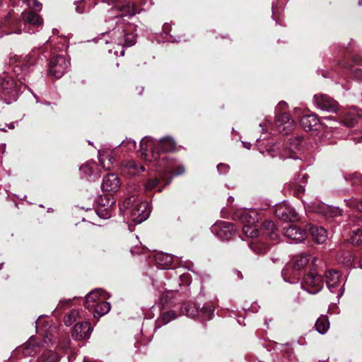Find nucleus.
Instances as JSON below:
<instances>
[{"label":"nucleus","instance_id":"17","mask_svg":"<svg viewBox=\"0 0 362 362\" xmlns=\"http://www.w3.org/2000/svg\"><path fill=\"white\" fill-rule=\"evenodd\" d=\"M274 124L279 132L288 134L293 129L294 121L290 118L288 113L284 112L276 116Z\"/></svg>","mask_w":362,"mask_h":362},{"label":"nucleus","instance_id":"48","mask_svg":"<svg viewBox=\"0 0 362 362\" xmlns=\"http://www.w3.org/2000/svg\"><path fill=\"white\" fill-rule=\"evenodd\" d=\"M230 167L227 164L219 163L217 165V170L221 175H225L228 173Z\"/></svg>","mask_w":362,"mask_h":362},{"label":"nucleus","instance_id":"52","mask_svg":"<svg viewBox=\"0 0 362 362\" xmlns=\"http://www.w3.org/2000/svg\"><path fill=\"white\" fill-rule=\"evenodd\" d=\"M148 0H135L134 2H129L131 5L134 4V6H136V4H139L140 5H146ZM150 5H153V3L151 2V0H149Z\"/></svg>","mask_w":362,"mask_h":362},{"label":"nucleus","instance_id":"16","mask_svg":"<svg viewBox=\"0 0 362 362\" xmlns=\"http://www.w3.org/2000/svg\"><path fill=\"white\" fill-rule=\"evenodd\" d=\"M121 169L124 174L131 177L139 176L146 170L139 161L134 159L123 160L121 163Z\"/></svg>","mask_w":362,"mask_h":362},{"label":"nucleus","instance_id":"34","mask_svg":"<svg viewBox=\"0 0 362 362\" xmlns=\"http://www.w3.org/2000/svg\"><path fill=\"white\" fill-rule=\"evenodd\" d=\"M40 362H59L58 354L51 350H46L40 355Z\"/></svg>","mask_w":362,"mask_h":362},{"label":"nucleus","instance_id":"61","mask_svg":"<svg viewBox=\"0 0 362 362\" xmlns=\"http://www.w3.org/2000/svg\"><path fill=\"white\" fill-rule=\"evenodd\" d=\"M302 180H303V183H306L307 182V175H303V177H302Z\"/></svg>","mask_w":362,"mask_h":362},{"label":"nucleus","instance_id":"53","mask_svg":"<svg viewBox=\"0 0 362 362\" xmlns=\"http://www.w3.org/2000/svg\"><path fill=\"white\" fill-rule=\"evenodd\" d=\"M353 62L358 65H362V57L354 56L353 57Z\"/></svg>","mask_w":362,"mask_h":362},{"label":"nucleus","instance_id":"27","mask_svg":"<svg viewBox=\"0 0 362 362\" xmlns=\"http://www.w3.org/2000/svg\"><path fill=\"white\" fill-rule=\"evenodd\" d=\"M262 230L264 235L272 240H277L279 235L273 221L267 220L262 224Z\"/></svg>","mask_w":362,"mask_h":362},{"label":"nucleus","instance_id":"42","mask_svg":"<svg viewBox=\"0 0 362 362\" xmlns=\"http://www.w3.org/2000/svg\"><path fill=\"white\" fill-rule=\"evenodd\" d=\"M250 248L255 252L256 253H264L266 252L267 247L264 245H259L257 243H255V242H252L250 245Z\"/></svg>","mask_w":362,"mask_h":362},{"label":"nucleus","instance_id":"35","mask_svg":"<svg viewBox=\"0 0 362 362\" xmlns=\"http://www.w3.org/2000/svg\"><path fill=\"white\" fill-rule=\"evenodd\" d=\"M160 181H164L165 182L166 180L161 179L158 174H157V176L156 177L148 178L144 184L145 191H151V189L156 188L159 182Z\"/></svg>","mask_w":362,"mask_h":362},{"label":"nucleus","instance_id":"64","mask_svg":"<svg viewBox=\"0 0 362 362\" xmlns=\"http://www.w3.org/2000/svg\"><path fill=\"white\" fill-rule=\"evenodd\" d=\"M359 267L362 269V256L361 257L359 260Z\"/></svg>","mask_w":362,"mask_h":362},{"label":"nucleus","instance_id":"5","mask_svg":"<svg viewBox=\"0 0 362 362\" xmlns=\"http://www.w3.org/2000/svg\"><path fill=\"white\" fill-rule=\"evenodd\" d=\"M303 138L301 136H293L288 140V145L282 152H279V147L278 144H273L268 149V153L272 157L275 158L277 156L280 159L285 160L287 158H292L294 160H299L298 156H296V151L300 149Z\"/></svg>","mask_w":362,"mask_h":362},{"label":"nucleus","instance_id":"58","mask_svg":"<svg viewBox=\"0 0 362 362\" xmlns=\"http://www.w3.org/2000/svg\"><path fill=\"white\" fill-rule=\"evenodd\" d=\"M5 126L7 127L10 129H13L15 127L14 124L13 123H11L9 124H6Z\"/></svg>","mask_w":362,"mask_h":362},{"label":"nucleus","instance_id":"45","mask_svg":"<svg viewBox=\"0 0 362 362\" xmlns=\"http://www.w3.org/2000/svg\"><path fill=\"white\" fill-rule=\"evenodd\" d=\"M72 303L71 299H64L62 300L59 302L58 305L55 308V310H53L52 313H55L57 312V310L62 309L66 307L71 306Z\"/></svg>","mask_w":362,"mask_h":362},{"label":"nucleus","instance_id":"1","mask_svg":"<svg viewBox=\"0 0 362 362\" xmlns=\"http://www.w3.org/2000/svg\"><path fill=\"white\" fill-rule=\"evenodd\" d=\"M110 1L114 4V6L108 11V16L105 21H113L116 25L111 34L110 43H114L120 47V56L122 57L124 55V47H132L136 43V36L132 33H127L123 25L128 23L127 20L139 11L134 4L131 5L129 1L115 2V0Z\"/></svg>","mask_w":362,"mask_h":362},{"label":"nucleus","instance_id":"60","mask_svg":"<svg viewBox=\"0 0 362 362\" xmlns=\"http://www.w3.org/2000/svg\"><path fill=\"white\" fill-rule=\"evenodd\" d=\"M323 119H327V120H335L334 117L332 116L324 117Z\"/></svg>","mask_w":362,"mask_h":362},{"label":"nucleus","instance_id":"40","mask_svg":"<svg viewBox=\"0 0 362 362\" xmlns=\"http://www.w3.org/2000/svg\"><path fill=\"white\" fill-rule=\"evenodd\" d=\"M119 146H121L122 148H125L127 151H133L136 148V142L131 138H126V139L123 140Z\"/></svg>","mask_w":362,"mask_h":362},{"label":"nucleus","instance_id":"44","mask_svg":"<svg viewBox=\"0 0 362 362\" xmlns=\"http://www.w3.org/2000/svg\"><path fill=\"white\" fill-rule=\"evenodd\" d=\"M98 153L99 160L100 161L101 163H103V162L106 159H107L111 164L113 163V162L115 160L114 158L110 155H106L105 151L98 150Z\"/></svg>","mask_w":362,"mask_h":362},{"label":"nucleus","instance_id":"2","mask_svg":"<svg viewBox=\"0 0 362 362\" xmlns=\"http://www.w3.org/2000/svg\"><path fill=\"white\" fill-rule=\"evenodd\" d=\"M148 137H143L140 141V151L141 157L146 161L153 163L156 168V173L161 179H165V185H168L173 179L185 173V168L171 155L152 149L148 152L146 143L149 141Z\"/></svg>","mask_w":362,"mask_h":362},{"label":"nucleus","instance_id":"24","mask_svg":"<svg viewBox=\"0 0 362 362\" xmlns=\"http://www.w3.org/2000/svg\"><path fill=\"white\" fill-rule=\"evenodd\" d=\"M105 293V291L101 288L94 289L90 291L86 296L85 299V307L90 310L94 306V305L97 304L98 302H100L102 300L100 297Z\"/></svg>","mask_w":362,"mask_h":362},{"label":"nucleus","instance_id":"3","mask_svg":"<svg viewBox=\"0 0 362 362\" xmlns=\"http://www.w3.org/2000/svg\"><path fill=\"white\" fill-rule=\"evenodd\" d=\"M46 59L40 49L38 48L33 49L25 56H15L11 59L13 64V72L17 80L21 83L27 82L30 72L35 66L42 64Z\"/></svg>","mask_w":362,"mask_h":362},{"label":"nucleus","instance_id":"21","mask_svg":"<svg viewBox=\"0 0 362 362\" xmlns=\"http://www.w3.org/2000/svg\"><path fill=\"white\" fill-rule=\"evenodd\" d=\"M92 329L88 322H83L75 325L72 331V337L76 340L88 339Z\"/></svg>","mask_w":362,"mask_h":362},{"label":"nucleus","instance_id":"13","mask_svg":"<svg viewBox=\"0 0 362 362\" xmlns=\"http://www.w3.org/2000/svg\"><path fill=\"white\" fill-rule=\"evenodd\" d=\"M274 214L279 219L287 222H294L298 220V215L296 209L285 201L275 206Z\"/></svg>","mask_w":362,"mask_h":362},{"label":"nucleus","instance_id":"59","mask_svg":"<svg viewBox=\"0 0 362 362\" xmlns=\"http://www.w3.org/2000/svg\"><path fill=\"white\" fill-rule=\"evenodd\" d=\"M83 362H98V361H93V360H91V359H89V358H83Z\"/></svg>","mask_w":362,"mask_h":362},{"label":"nucleus","instance_id":"15","mask_svg":"<svg viewBox=\"0 0 362 362\" xmlns=\"http://www.w3.org/2000/svg\"><path fill=\"white\" fill-rule=\"evenodd\" d=\"M98 206L96 209L98 216L103 219H108L112 216V206L115 201L107 195L100 196L98 200Z\"/></svg>","mask_w":362,"mask_h":362},{"label":"nucleus","instance_id":"62","mask_svg":"<svg viewBox=\"0 0 362 362\" xmlns=\"http://www.w3.org/2000/svg\"><path fill=\"white\" fill-rule=\"evenodd\" d=\"M259 127L262 128V132L267 131V129L264 128V124H263L262 123L259 124Z\"/></svg>","mask_w":362,"mask_h":362},{"label":"nucleus","instance_id":"38","mask_svg":"<svg viewBox=\"0 0 362 362\" xmlns=\"http://www.w3.org/2000/svg\"><path fill=\"white\" fill-rule=\"evenodd\" d=\"M215 308L212 305H206L200 308V316H203L206 320H211L214 313Z\"/></svg>","mask_w":362,"mask_h":362},{"label":"nucleus","instance_id":"30","mask_svg":"<svg viewBox=\"0 0 362 362\" xmlns=\"http://www.w3.org/2000/svg\"><path fill=\"white\" fill-rule=\"evenodd\" d=\"M344 180L351 186L361 187L362 189V174L358 172L344 175Z\"/></svg>","mask_w":362,"mask_h":362},{"label":"nucleus","instance_id":"4","mask_svg":"<svg viewBox=\"0 0 362 362\" xmlns=\"http://www.w3.org/2000/svg\"><path fill=\"white\" fill-rule=\"evenodd\" d=\"M119 209L121 211L130 209L131 218L136 224L146 221L151 211L147 202L139 201L134 195L125 199Z\"/></svg>","mask_w":362,"mask_h":362},{"label":"nucleus","instance_id":"39","mask_svg":"<svg viewBox=\"0 0 362 362\" xmlns=\"http://www.w3.org/2000/svg\"><path fill=\"white\" fill-rule=\"evenodd\" d=\"M310 207L313 212H315L317 214H320L322 215H323L324 211H325V210H326V209H329L328 205L325 203H322V202L312 203L311 205L310 206Z\"/></svg>","mask_w":362,"mask_h":362},{"label":"nucleus","instance_id":"31","mask_svg":"<svg viewBox=\"0 0 362 362\" xmlns=\"http://www.w3.org/2000/svg\"><path fill=\"white\" fill-rule=\"evenodd\" d=\"M310 261V255L307 253H302L296 255L294 258L293 269L300 270L303 269Z\"/></svg>","mask_w":362,"mask_h":362},{"label":"nucleus","instance_id":"23","mask_svg":"<svg viewBox=\"0 0 362 362\" xmlns=\"http://www.w3.org/2000/svg\"><path fill=\"white\" fill-rule=\"evenodd\" d=\"M300 124L305 131L317 130L320 124V119L315 114L303 115Z\"/></svg>","mask_w":362,"mask_h":362},{"label":"nucleus","instance_id":"29","mask_svg":"<svg viewBox=\"0 0 362 362\" xmlns=\"http://www.w3.org/2000/svg\"><path fill=\"white\" fill-rule=\"evenodd\" d=\"M92 308H93V314L94 317L99 318L110 312L111 305L109 302L103 300L94 305Z\"/></svg>","mask_w":362,"mask_h":362},{"label":"nucleus","instance_id":"11","mask_svg":"<svg viewBox=\"0 0 362 362\" xmlns=\"http://www.w3.org/2000/svg\"><path fill=\"white\" fill-rule=\"evenodd\" d=\"M150 139L146 143L148 146V152H151L152 149L159 151L160 153H167L173 151L175 149V141L171 136H165L160 139L156 143L153 138L148 136Z\"/></svg>","mask_w":362,"mask_h":362},{"label":"nucleus","instance_id":"33","mask_svg":"<svg viewBox=\"0 0 362 362\" xmlns=\"http://www.w3.org/2000/svg\"><path fill=\"white\" fill-rule=\"evenodd\" d=\"M315 327L320 334H325L329 327V322L328 317L326 315H321L316 320Z\"/></svg>","mask_w":362,"mask_h":362},{"label":"nucleus","instance_id":"54","mask_svg":"<svg viewBox=\"0 0 362 362\" xmlns=\"http://www.w3.org/2000/svg\"><path fill=\"white\" fill-rule=\"evenodd\" d=\"M305 192V187L303 185H299L296 186V192L298 194H301Z\"/></svg>","mask_w":362,"mask_h":362},{"label":"nucleus","instance_id":"50","mask_svg":"<svg viewBox=\"0 0 362 362\" xmlns=\"http://www.w3.org/2000/svg\"><path fill=\"white\" fill-rule=\"evenodd\" d=\"M342 122L345 126L352 127L355 125L356 120L354 118L345 119L344 120L342 121Z\"/></svg>","mask_w":362,"mask_h":362},{"label":"nucleus","instance_id":"37","mask_svg":"<svg viewBox=\"0 0 362 362\" xmlns=\"http://www.w3.org/2000/svg\"><path fill=\"white\" fill-rule=\"evenodd\" d=\"M329 209H326L324 211L322 216H324L326 218H334L337 216H339L341 215V210L339 207L332 206L328 205Z\"/></svg>","mask_w":362,"mask_h":362},{"label":"nucleus","instance_id":"7","mask_svg":"<svg viewBox=\"0 0 362 362\" xmlns=\"http://www.w3.org/2000/svg\"><path fill=\"white\" fill-rule=\"evenodd\" d=\"M18 90L16 82L11 76L5 75L0 78V100L6 104L16 101Z\"/></svg>","mask_w":362,"mask_h":362},{"label":"nucleus","instance_id":"49","mask_svg":"<svg viewBox=\"0 0 362 362\" xmlns=\"http://www.w3.org/2000/svg\"><path fill=\"white\" fill-rule=\"evenodd\" d=\"M83 4V1L81 0V1H76L75 2V10L78 13H83L85 12L84 7L81 6V4Z\"/></svg>","mask_w":362,"mask_h":362},{"label":"nucleus","instance_id":"20","mask_svg":"<svg viewBox=\"0 0 362 362\" xmlns=\"http://www.w3.org/2000/svg\"><path fill=\"white\" fill-rule=\"evenodd\" d=\"M121 185L120 180L117 175L111 173L103 178L101 184L103 191L115 193L118 191Z\"/></svg>","mask_w":362,"mask_h":362},{"label":"nucleus","instance_id":"56","mask_svg":"<svg viewBox=\"0 0 362 362\" xmlns=\"http://www.w3.org/2000/svg\"><path fill=\"white\" fill-rule=\"evenodd\" d=\"M37 103H40V101L37 100ZM40 103L44 105H47V106H51L52 105V103L47 102V101H42V102H40Z\"/></svg>","mask_w":362,"mask_h":362},{"label":"nucleus","instance_id":"41","mask_svg":"<svg viewBox=\"0 0 362 362\" xmlns=\"http://www.w3.org/2000/svg\"><path fill=\"white\" fill-rule=\"evenodd\" d=\"M78 315V313L76 310H71L64 319V322L66 326H70L74 321H76L77 317Z\"/></svg>","mask_w":362,"mask_h":362},{"label":"nucleus","instance_id":"10","mask_svg":"<svg viewBox=\"0 0 362 362\" xmlns=\"http://www.w3.org/2000/svg\"><path fill=\"white\" fill-rule=\"evenodd\" d=\"M70 66V62L62 55L53 57L49 64L48 74L56 78H61Z\"/></svg>","mask_w":362,"mask_h":362},{"label":"nucleus","instance_id":"19","mask_svg":"<svg viewBox=\"0 0 362 362\" xmlns=\"http://www.w3.org/2000/svg\"><path fill=\"white\" fill-rule=\"evenodd\" d=\"M284 235L296 243H300L306 238V232L294 224L283 228Z\"/></svg>","mask_w":362,"mask_h":362},{"label":"nucleus","instance_id":"9","mask_svg":"<svg viewBox=\"0 0 362 362\" xmlns=\"http://www.w3.org/2000/svg\"><path fill=\"white\" fill-rule=\"evenodd\" d=\"M301 288L310 294H316L322 290L324 281L321 275L314 270L305 274L301 281Z\"/></svg>","mask_w":362,"mask_h":362},{"label":"nucleus","instance_id":"63","mask_svg":"<svg viewBox=\"0 0 362 362\" xmlns=\"http://www.w3.org/2000/svg\"><path fill=\"white\" fill-rule=\"evenodd\" d=\"M276 13V8H274V5H272V13H273V16H275Z\"/></svg>","mask_w":362,"mask_h":362},{"label":"nucleus","instance_id":"55","mask_svg":"<svg viewBox=\"0 0 362 362\" xmlns=\"http://www.w3.org/2000/svg\"><path fill=\"white\" fill-rule=\"evenodd\" d=\"M286 105H287V104L284 101L279 102L276 107V111L279 109H283V108L286 107Z\"/></svg>","mask_w":362,"mask_h":362},{"label":"nucleus","instance_id":"47","mask_svg":"<svg viewBox=\"0 0 362 362\" xmlns=\"http://www.w3.org/2000/svg\"><path fill=\"white\" fill-rule=\"evenodd\" d=\"M350 206L356 210L362 212V199H354L350 201Z\"/></svg>","mask_w":362,"mask_h":362},{"label":"nucleus","instance_id":"25","mask_svg":"<svg viewBox=\"0 0 362 362\" xmlns=\"http://www.w3.org/2000/svg\"><path fill=\"white\" fill-rule=\"evenodd\" d=\"M309 231L313 240L317 244H322L327 240V231L321 226H310Z\"/></svg>","mask_w":362,"mask_h":362},{"label":"nucleus","instance_id":"6","mask_svg":"<svg viewBox=\"0 0 362 362\" xmlns=\"http://www.w3.org/2000/svg\"><path fill=\"white\" fill-rule=\"evenodd\" d=\"M255 212H250L247 210L236 211L233 216L235 221H238L243 224V231L248 238H255L258 235L259 231L255 226L256 218L252 216Z\"/></svg>","mask_w":362,"mask_h":362},{"label":"nucleus","instance_id":"36","mask_svg":"<svg viewBox=\"0 0 362 362\" xmlns=\"http://www.w3.org/2000/svg\"><path fill=\"white\" fill-rule=\"evenodd\" d=\"M349 242L352 245H359L362 244V228L353 230Z\"/></svg>","mask_w":362,"mask_h":362},{"label":"nucleus","instance_id":"51","mask_svg":"<svg viewBox=\"0 0 362 362\" xmlns=\"http://www.w3.org/2000/svg\"><path fill=\"white\" fill-rule=\"evenodd\" d=\"M289 273V269L288 267H285L282 272H281V274H282V276L284 278V280L286 282H288V283H291V284H293L294 283V281H291L289 280H288L286 278V275H287Z\"/></svg>","mask_w":362,"mask_h":362},{"label":"nucleus","instance_id":"8","mask_svg":"<svg viewBox=\"0 0 362 362\" xmlns=\"http://www.w3.org/2000/svg\"><path fill=\"white\" fill-rule=\"evenodd\" d=\"M326 284L330 292L337 293V298H341L344 293L346 281L341 273L335 269H329L325 274Z\"/></svg>","mask_w":362,"mask_h":362},{"label":"nucleus","instance_id":"22","mask_svg":"<svg viewBox=\"0 0 362 362\" xmlns=\"http://www.w3.org/2000/svg\"><path fill=\"white\" fill-rule=\"evenodd\" d=\"M21 19L25 25H29L37 30L43 25V19L41 16L31 11H25L21 13Z\"/></svg>","mask_w":362,"mask_h":362},{"label":"nucleus","instance_id":"12","mask_svg":"<svg viewBox=\"0 0 362 362\" xmlns=\"http://www.w3.org/2000/svg\"><path fill=\"white\" fill-rule=\"evenodd\" d=\"M211 232L222 240H229L235 234L233 224L221 221L211 227Z\"/></svg>","mask_w":362,"mask_h":362},{"label":"nucleus","instance_id":"26","mask_svg":"<svg viewBox=\"0 0 362 362\" xmlns=\"http://www.w3.org/2000/svg\"><path fill=\"white\" fill-rule=\"evenodd\" d=\"M180 314L194 318L200 316V308L194 303H186L182 305Z\"/></svg>","mask_w":362,"mask_h":362},{"label":"nucleus","instance_id":"32","mask_svg":"<svg viewBox=\"0 0 362 362\" xmlns=\"http://www.w3.org/2000/svg\"><path fill=\"white\" fill-rule=\"evenodd\" d=\"M179 315H181L180 312L177 313L175 310H169L163 313L158 318L157 323L159 324V327H160L161 325H166L172 320H175Z\"/></svg>","mask_w":362,"mask_h":362},{"label":"nucleus","instance_id":"18","mask_svg":"<svg viewBox=\"0 0 362 362\" xmlns=\"http://www.w3.org/2000/svg\"><path fill=\"white\" fill-rule=\"evenodd\" d=\"M79 170L81 177L89 182L95 181L100 176L98 165L94 161L86 162L80 167Z\"/></svg>","mask_w":362,"mask_h":362},{"label":"nucleus","instance_id":"46","mask_svg":"<svg viewBox=\"0 0 362 362\" xmlns=\"http://www.w3.org/2000/svg\"><path fill=\"white\" fill-rule=\"evenodd\" d=\"M163 29L164 33L166 35V37H165L166 41H168L170 42H180L181 40L180 39H176L174 36L168 34V23H165L163 25Z\"/></svg>","mask_w":362,"mask_h":362},{"label":"nucleus","instance_id":"57","mask_svg":"<svg viewBox=\"0 0 362 362\" xmlns=\"http://www.w3.org/2000/svg\"><path fill=\"white\" fill-rule=\"evenodd\" d=\"M242 143H243V146H244L245 148H247V149H250V146H251V145H250V143H247V142H245V141H242Z\"/></svg>","mask_w":362,"mask_h":362},{"label":"nucleus","instance_id":"43","mask_svg":"<svg viewBox=\"0 0 362 362\" xmlns=\"http://www.w3.org/2000/svg\"><path fill=\"white\" fill-rule=\"evenodd\" d=\"M28 6L35 11H41L42 8V5L41 3H40L37 0H25Z\"/></svg>","mask_w":362,"mask_h":362},{"label":"nucleus","instance_id":"28","mask_svg":"<svg viewBox=\"0 0 362 362\" xmlns=\"http://www.w3.org/2000/svg\"><path fill=\"white\" fill-rule=\"evenodd\" d=\"M154 260L157 264L163 267V269H167L173 261V256L169 253L158 252L154 255Z\"/></svg>","mask_w":362,"mask_h":362},{"label":"nucleus","instance_id":"14","mask_svg":"<svg viewBox=\"0 0 362 362\" xmlns=\"http://www.w3.org/2000/svg\"><path fill=\"white\" fill-rule=\"evenodd\" d=\"M315 106L328 112L337 113L338 110V103L325 94H316L313 97Z\"/></svg>","mask_w":362,"mask_h":362}]
</instances>
